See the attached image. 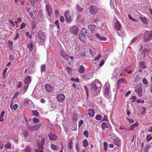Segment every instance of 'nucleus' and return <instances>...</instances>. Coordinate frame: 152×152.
Wrapping results in <instances>:
<instances>
[{"label":"nucleus","instance_id":"nucleus-1","mask_svg":"<svg viewBox=\"0 0 152 152\" xmlns=\"http://www.w3.org/2000/svg\"><path fill=\"white\" fill-rule=\"evenodd\" d=\"M97 85L96 84H93L91 85V90L94 93H96V95H98L100 91V88L102 87L101 82L98 80Z\"/></svg>","mask_w":152,"mask_h":152},{"label":"nucleus","instance_id":"nucleus-2","mask_svg":"<svg viewBox=\"0 0 152 152\" xmlns=\"http://www.w3.org/2000/svg\"><path fill=\"white\" fill-rule=\"evenodd\" d=\"M145 31L147 33L144 35L143 39L144 42L147 43L152 39V30L151 32L148 30H146Z\"/></svg>","mask_w":152,"mask_h":152},{"label":"nucleus","instance_id":"nucleus-3","mask_svg":"<svg viewBox=\"0 0 152 152\" xmlns=\"http://www.w3.org/2000/svg\"><path fill=\"white\" fill-rule=\"evenodd\" d=\"M31 82V78L30 76H28L25 78L24 80V85L25 86L24 87V92L27 91Z\"/></svg>","mask_w":152,"mask_h":152},{"label":"nucleus","instance_id":"nucleus-4","mask_svg":"<svg viewBox=\"0 0 152 152\" xmlns=\"http://www.w3.org/2000/svg\"><path fill=\"white\" fill-rule=\"evenodd\" d=\"M89 9L90 13L93 15L97 13L98 10L97 7L94 5L90 6L89 7Z\"/></svg>","mask_w":152,"mask_h":152},{"label":"nucleus","instance_id":"nucleus-5","mask_svg":"<svg viewBox=\"0 0 152 152\" xmlns=\"http://www.w3.org/2000/svg\"><path fill=\"white\" fill-rule=\"evenodd\" d=\"M78 31V28L77 26H74L70 29V31L74 35H77Z\"/></svg>","mask_w":152,"mask_h":152},{"label":"nucleus","instance_id":"nucleus-6","mask_svg":"<svg viewBox=\"0 0 152 152\" xmlns=\"http://www.w3.org/2000/svg\"><path fill=\"white\" fill-rule=\"evenodd\" d=\"M126 83V80L123 78H121L119 79L117 82V88H119L121 86V84L124 83Z\"/></svg>","mask_w":152,"mask_h":152},{"label":"nucleus","instance_id":"nucleus-7","mask_svg":"<svg viewBox=\"0 0 152 152\" xmlns=\"http://www.w3.org/2000/svg\"><path fill=\"white\" fill-rule=\"evenodd\" d=\"M69 11H66L64 13V16L67 22H70L71 20V15L69 14Z\"/></svg>","mask_w":152,"mask_h":152},{"label":"nucleus","instance_id":"nucleus-8","mask_svg":"<svg viewBox=\"0 0 152 152\" xmlns=\"http://www.w3.org/2000/svg\"><path fill=\"white\" fill-rule=\"evenodd\" d=\"M4 147L6 148L13 149L15 147L14 145H12L10 142L7 141L6 142V143L4 145Z\"/></svg>","mask_w":152,"mask_h":152},{"label":"nucleus","instance_id":"nucleus-9","mask_svg":"<svg viewBox=\"0 0 152 152\" xmlns=\"http://www.w3.org/2000/svg\"><path fill=\"white\" fill-rule=\"evenodd\" d=\"M46 8L48 15L50 16L52 10L51 6L49 4H47L46 6Z\"/></svg>","mask_w":152,"mask_h":152},{"label":"nucleus","instance_id":"nucleus-10","mask_svg":"<svg viewBox=\"0 0 152 152\" xmlns=\"http://www.w3.org/2000/svg\"><path fill=\"white\" fill-rule=\"evenodd\" d=\"M65 98V96L64 94H59L57 96V99L59 102H62L64 101Z\"/></svg>","mask_w":152,"mask_h":152},{"label":"nucleus","instance_id":"nucleus-11","mask_svg":"<svg viewBox=\"0 0 152 152\" xmlns=\"http://www.w3.org/2000/svg\"><path fill=\"white\" fill-rule=\"evenodd\" d=\"M135 91L137 93L139 96L140 97L142 95V88L141 87H138L136 88Z\"/></svg>","mask_w":152,"mask_h":152},{"label":"nucleus","instance_id":"nucleus-12","mask_svg":"<svg viewBox=\"0 0 152 152\" xmlns=\"http://www.w3.org/2000/svg\"><path fill=\"white\" fill-rule=\"evenodd\" d=\"M81 77L83 80H87L91 78L92 77V75L90 74H86L82 75Z\"/></svg>","mask_w":152,"mask_h":152},{"label":"nucleus","instance_id":"nucleus-13","mask_svg":"<svg viewBox=\"0 0 152 152\" xmlns=\"http://www.w3.org/2000/svg\"><path fill=\"white\" fill-rule=\"evenodd\" d=\"M104 95L107 98H109L110 97L109 89L108 87H106L104 89Z\"/></svg>","mask_w":152,"mask_h":152},{"label":"nucleus","instance_id":"nucleus-14","mask_svg":"<svg viewBox=\"0 0 152 152\" xmlns=\"http://www.w3.org/2000/svg\"><path fill=\"white\" fill-rule=\"evenodd\" d=\"M139 19L142 22L145 24H148V20L146 18L140 16L139 17Z\"/></svg>","mask_w":152,"mask_h":152},{"label":"nucleus","instance_id":"nucleus-15","mask_svg":"<svg viewBox=\"0 0 152 152\" xmlns=\"http://www.w3.org/2000/svg\"><path fill=\"white\" fill-rule=\"evenodd\" d=\"M88 30L85 28H83L81 31V34L83 35L84 38L88 34L87 33Z\"/></svg>","mask_w":152,"mask_h":152},{"label":"nucleus","instance_id":"nucleus-16","mask_svg":"<svg viewBox=\"0 0 152 152\" xmlns=\"http://www.w3.org/2000/svg\"><path fill=\"white\" fill-rule=\"evenodd\" d=\"M38 36L39 39L42 40L43 39V37H45V35L43 32L40 30L38 31Z\"/></svg>","mask_w":152,"mask_h":152},{"label":"nucleus","instance_id":"nucleus-17","mask_svg":"<svg viewBox=\"0 0 152 152\" xmlns=\"http://www.w3.org/2000/svg\"><path fill=\"white\" fill-rule=\"evenodd\" d=\"M27 46L29 51L31 52L34 48V43L33 42H30L27 45Z\"/></svg>","mask_w":152,"mask_h":152},{"label":"nucleus","instance_id":"nucleus-18","mask_svg":"<svg viewBox=\"0 0 152 152\" xmlns=\"http://www.w3.org/2000/svg\"><path fill=\"white\" fill-rule=\"evenodd\" d=\"M48 136L49 139L51 141H55L57 138L56 135L52 133L49 134Z\"/></svg>","mask_w":152,"mask_h":152},{"label":"nucleus","instance_id":"nucleus-19","mask_svg":"<svg viewBox=\"0 0 152 152\" xmlns=\"http://www.w3.org/2000/svg\"><path fill=\"white\" fill-rule=\"evenodd\" d=\"M121 25V23L118 21H116L115 23V28L118 30H120Z\"/></svg>","mask_w":152,"mask_h":152},{"label":"nucleus","instance_id":"nucleus-20","mask_svg":"<svg viewBox=\"0 0 152 152\" xmlns=\"http://www.w3.org/2000/svg\"><path fill=\"white\" fill-rule=\"evenodd\" d=\"M88 29L90 30L91 31H93L96 29L97 26L95 25H90L88 26Z\"/></svg>","mask_w":152,"mask_h":152},{"label":"nucleus","instance_id":"nucleus-21","mask_svg":"<svg viewBox=\"0 0 152 152\" xmlns=\"http://www.w3.org/2000/svg\"><path fill=\"white\" fill-rule=\"evenodd\" d=\"M95 111L93 109H90L88 110V114L89 116L91 117H93L95 114Z\"/></svg>","mask_w":152,"mask_h":152},{"label":"nucleus","instance_id":"nucleus-22","mask_svg":"<svg viewBox=\"0 0 152 152\" xmlns=\"http://www.w3.org/2000/svg\"><path fill=\"white\" fill-rule=\"evenodd\" d=\"M95 36L97 37L98 39H100L102 41H106V38L103 37L101 36L98 33H96L95 34Z\"/></svg>","mask_w":152,"mask_h":152},{"label":"nucleus","instance_id":"nucleus-23","mask_svg":"<svg viewBox=\"0 0 152 152\" xmlns=\"http://www.w3.org/2000/svg\"><path fill=\"white\" fill-rule=\"evenodd\" d=\"M119 31L117 32V33L119 36L122 37H126V34L123 31H120V30Z\"/></svg>","mask_w":152,"mask_h":152},{"label":"nucleus","instance_id":"nucleus-24","mask_svg":"<svg viewBox=\"0 0 152 152\" xmlns=\"http://www.w3.org/2000/svg\"><path fill=\"white\" fill-rule=\"evenodd\" d=\"M46 90L48 92H50L52 91V88L49 84H46L45 85Z\"/></svg>","mask_w":152,"mask_h":152},{"label":"nucleus","instance_id":"nucleus-25","mask_svg":"<svg viewBox=\"0 0 152 152\" xmlns=\"http://www.w3.org/2000/svg\"><path fill=\"white\" fill-rule=\"evenodd\" d=\"M42 126L41 124L38 123L36 124L35 125L33 126L34 131H37L38 130L39 128L40 127Z\"/></svg>","mask_w":152,"mask_h":152},{"label":"nucleus","instance_id":"nucleus-26","mask_svg":"<svg viewBox=\"0 0 152 152\" xmlns=\"http://www.w3.org/2000/svg\"><path fill=\"white\" fill-rule=\"evenodd\" d=\"M139 66L141 68L144 69L146 67V66L145 64V62H141L140 63Z\"/></svg>","mask_w":152,"mask_h":152},{"label":"nucleus","instance_id":"nucleus-27","mask_svg":"<svg viewBox=\"0 0 152 152\" xmlns=\"http://www.w3.org/2000/svg\"><path fill=\"white\" fill-rule=\"evenodd\" d=\"M101 126L103 129H104L108 127V126L106 122H102L101 124Z\"/></svg>","mask_w":152,"mask_h":152},{"label":"nucleus","instance_id":"nucleus-28","mask_svg":"<svg viewBox=\"0 0 152 152\" xmlns=\"http://www.w3.org/2000/svg\"><path fill=\"white\" fill-rule=\"evenodd\" d=\"M138 125V123L136 122L133 124L131 125L130 126V129L131 130H133L134 128L136 127Z\"/></svg>","mask_w":152,"mask_h":152},{"label":"nucleus","instance_id":"nucleus-29","mask_svg":"<svg viewBox=\"0 0 152 152\" xmlns=\"http://www.w3.org/2000/svg\"><path fill=\"white\" fill-rule=\"evenodd\" d=\"M45 142V139L44 138L42 137L40 141V147L41 149L43 148V145Z\"/></svg>","mask_w":152,"mask_h":152},{"label":"nucleus","instance_id":"nucleus-30","mask_svg":"<svg viewBox=\"0 0 152 152\" xmlns=\"http://www.w3.org/2000/svg\"><path fill=\"white\" fill-rule=\"evenodd\" d=\"M66 70L68 73L70 74H72V69L69 67H67L66 68Z\"/></svg>","mask_w":152,"mask_h":152},{"label":"nucleus","instance_id":"nucleus-31","mask_svg":"<svg viewBox=\"0 0 152 152\" xmlns=\"http://www.w3.org/2000/svg\"><path fill=\"white\" fill-rule=\"evenodd\" d=\"M50 147L52 149L56 151H57L58 149V147L53 144L51 145Z\"/></svg>","mask_w":152,"mask_h":152},{"label":"nucleus","instance_id":"nucleus-32","mask_svg":"<svg viewBox=\"0 0 152 152\" xmlns=\"http://www.w3.org/2000/svg\"><path fill=\"white\" fill-rule=\"evenodd\" d=\"M73 142L72 140H70L68 142V147L70 149L72 148Z\"/></svg>","mask_w":152,"mask_h":152},{"label":"nucleus","instance_id":"nucleus-33","mask_svg":"<svg viewBox=\"0 0 152 152\" xmlns=\"http://www.w3.org/2000/svg\"><path fill=\"white\" fill-rule=\"evenodd\" d=\"M4 113H5L4 111H3L1 112L0 116V121L1 122L3 121V118L4 117Z\"/></svg>","mask_w":152,"mask_h":152},{"label":"nucleus","instance_id":"nucleus-34","mask_svg":"<svg viewBox=\"0 0 152 152\" xmlns=\"http://www.w3.org/2000/svg\"><path fill=\"white\" fill-rule=\"evenodd\" d=\"M31 151V149L28 146H26L24 150V152H30Z\"/></svg>","mask_w":152,"mask_h":152},{"label":"nucleus","instance_id":"nucleus-35","mask_svg":"<svg viewBox=\"0 0 152 152\" xmlns=\"http://www.w3.org/2000/svg\"><path fill=\"white\" fill-rule=\"evenodd\" d=\"M76 9L77 10L80 12H82L83 10V9L80 7L78 4L76 5Z\"/></svg>","mask_w":152,"mask_h":152},{"label":"nucleus","instance_id":"nucleus-36","mask_svg":"<svg viewBox=\"0 0 152 152\" xmlns=\"http://www.w3.org/2000/svg\"><path fill=\"white\" fill-rule=\"evenodd\" d=\"M32 113L34 115L36 116H38L39 115V114L38 113V112L35 110H33L32 111Z\"/></svg>","mask_w":152,"mask_h":152},{"label":"nucleus","instance_id":"nucleus-37","mask_svg":"<svg viewBox=\"0 0 152 152\" xmlns=\"http://www.w3.org/2000/svg\"><path fill=\"white\" fill-rule=\"evenodd\" d=\"M146 140L148 142H149L152 139V137L151 134H148L146 136Z\"/></svg>","mask_w":152,"mask_h":152},{"label":"nucleus","instance_id":"nucleus-38","mask_svg":"<svg viewBox=\"0 0 152 152\" xmlns=\"http://www.w3.org/2000/svg\"><path fill=\"white\" fill-rule=\"evenodd\" d=\"M137 40V38L134 37L131 41L129 44V46H132V44L134 43Z\"/></svg>","mask_w":152,"mask_h":152},{"label":"nucleus","instance_id":"nucleus-39","mask_svg":"<svg viewBox=\"0 0 152 152\" xmlns=\"http://www.w3.org/2000/svg\"><path fill=\"white\" fill-rule=\"evenodd\" d=\"M45 66L44 64L42 65L41 66V71L42 72L45 71Z\"/></svg>","mask_w":152,"mask_h":152},{"label":"nucleus","instance_id":"nucleus-40","mask_svg":"<svg viewBox=\"0 0 152 152\" xmlns=\"http://www.w3.org/2000/svg\"><path fill=\"white\" fill-rule=\"evenodd\" d=\"M140 79V77H139V75H137L136 76V77H135L134 79V82L136 83V82H138L139 81Z\"/></svg>","mask_w":152,"mask_h":152},{"label":"nucleus","instance_id":"nucleus-41","mask_svg":"<svg viewBox=\"0 0 152 152\" xmlns=\"http://www.w3.org/2000/svg\"><path fill=\"white\" fill-rule=\"evenodd\" d=\"M75 148L77 152H79L80 149L79 148V145L77 143H75Z\"/></svg>","mask_w":152,"mask_h":152},{"label":"nucleus","instance_id":"nucleus-42","mask_svg":"<svg viewBox=\"0 0 152 152\" xmlns=\"http://www.w3.org/2000/svg\"><path fill=\"white\" fill-rule=\"evenodd\" d=\"M83 146L85 147H86L88 145V143L87 140H86L83 141Z\"/></svg>","mask_w":152,"mask_h":152},{"label":"nucleus","instance_id":"nucleus-43","mask_svg":"<svg viewBox=\"0 0 152 152\" xmlns=\"http://www.w3.org/2000/svg\"><path fill=\"white\" fill-rule=\"evenodd\" d=\"M107 143L106 142H104L103 145L104 147V149L106 151H107Z\"/></svg>","mask_w":152,"mask_h":152},{"label":"nucleus","instance_id":"nucleus-44","mask_svg":"<svg viewBox=\"0 0 152 152\" xmlns=\"http://www.w3.org/2000/svg\"><path fill=\"white\" fill-rule=\"evenodd\" d=\"M84 89L86 92L87 98H88V96H89V95H88V88L86 86H84Z\"/></svg>","mask_w":152,"mask_h":152},{"label":"nucleus","instance_id":"nucleus-45","mask_svg":"<svg viewBox=\"0 0 152 152\" xmlns=\"http://www.w3.org/2000/svg\"><path fill=\"white\" fill-rule=\"evenodd\" d=\"M28 129L31 131H34V129L33 126H27Z\"/></svg>","mask_w":152,"mask_h":152},{"label":"nucleus","instance_id":"nucleus-46","mask_svg":"<svg viewBox=\"0 0 152 152\" xmlns=\"http://www.w3.org/2000/svg\"><path fill=\"white\" fill-rule=\"evenodd\" d=\"M141 114L142 115L144 114L145 112V107H141Z\"/></svg>","mask_w":152,"mask_h":152},{"label":"nucleus","instance_id":"nucleus-47","mask_svg":"<svg viewBox=\"0 0 152 152\" xmlns=\"http://www.w3.org/2000/svg\"><path fill=\"white\" fill-rule=\"evenodd\" d=\"M28 131L27 130H24L23 132V134L25 137L27 136H28Z\"/></svg>","mask_w":152,"mask_h":152},{"label":"nucleus","instance_id":"nucleus-48","mask_svg":"<svg viewBox=\"0 0 152 152\" xmlns=\"http://www.w3.org/2000/svg\"><path fill=\"white\" fill-rule=\"evenodd\" d=\"M84 71V68L83 66H81L80 67V68L79 69V71L80 73H83Z\"/></svg>","mask_w":152,"mask_h":152},{"label":"nucleus","instance_id":"nucleus-49","mask_svg":"<svg viewBox=\"0 0 152 152\" xmlns=\"http://www.w3.org/2000/svg\"><path fill=\"white\" fill-rule=\"evenodd\" d=\"M142 82L145 85L148 84V81L146 78H144L142 80Z\"/></svg>","mask_w":152,"mask_h":152},{"label":"nucleus","instance_id":"nucleus-50","mask_svg":"<svg viewBox=\"0 0 152 152\" xmlns=\"http://www.w3.org/2000/svg\"><path fill=\"white\" fill-rule=\"evenodd\" d=\"M60 21L61 23H63L64 21V17L63 16H61L59 18Z\"/></svg>","mask_w":152,"mask_h":152},{"label":"nucleus","instance_id":"nucleus-51","mask_svg":"<svg viewBox=\"0 0 152 152\" xmlns=\"http://www.w3.org/2000/svg\"><path fill=\"white\" fill-rule=\"evenodd\" d=\"M60 54H61V56L64 58H65V57H66V54L64 53V52L62 51H61V52H60Z\"/></svg>","mask_w":152,"mask_h":152},{"label":"nucleus","instance_id":"nucleus-52","mask_svg":"<svg viewBox=\"0 0 152 152\" xmlns=\"http://www.w3.org/2000/svg\"><path fill=\"white\" fill-rule=\"evenodd\" d=\"M95 118L96 120L99 121L101 119L102 117L101 115H98Z\"/></svg>","mask_w":152,"mask_h":152},{"label":"nucleus","instance_id":"nucleus-53","mask_svg":"<svg viewBox=\"0 0 152 152\" xmlns=\"http://www.w3.org/2000/svg\"><path fill=\"white\" fill-rule=\"evenodd\" d=\"M88 133L87 130L83 132V135L87 138L88 137Z\"/></svg>","mask_w":152,"mask_h":152},{"label":"nucleus","instance_id":"nucleus-54","mask_svg":"<svg viewBox=\"0 0 152 152\" xmlns=\"http://www.w3.org/2000/svg\"><path fill=\"white\" fill-rule=\"evenodd\" d=\"M33 122L35 123H37L39 121V119L37 118H34L33 119Z\"/></svg>","mask_w":152,"mask_h":152},{"label":"nucleus","instance_id":"nucleus-55","mask_svg":"<svg viewBox=\"0 0 152 152\" xmlns=\"http://www.w3.org/2000/svg\"><path fill=\"white\" fill-rule=\"evenodd\" d=\"M79 37L80 39L82 41H83L85 38H84L83 37V35H82L81 34L79 35Z\"/></svg>","mask_w":152,"mask_h":152},{"label":"nucleus","instance_id":"nucleus-56","mask_svg":"<svg viewBox=\"0 0 152 152\" xmlns=\"http://www.w3.org/2000/svg\"><path fill=\"white\" fill-rule=\"evenodd\" d=\"M26 24L24 23H22L20 25V29H22L25 27Z\"/></svg>","mask_w":152,"mask_h":152},{"label":"nucleus","instance_id":"nucleus-57","mask_svg":"<svg viewBox=\"0 0 152 152\" xmlns=\"http://www.w3.org/2000/svg\"><path fill=\"white\" fill-rule=\"evenodd\" d=\"M104 59L102 60L100 62L99 64V66H102L104 64Z\"/></svg>","mask_w":152,"mask_h":152},{"label":"nucleus","instance_id":"nucleus-58","mask_svg":"<svg viewBox=\"0 0 152 152\" xmlns=\"http://www.w3.org/2000/svg\"><path fill=\"white\" fill-rule=\"evenodd\" d=\"M55 14L56 17H58L59 15V11L58 10H56L55 11Z\"/></svg>","mask_w":152,"mask_h":152},{"label":"nucleus","instance_id":"nucleus-59","mask_svg":"<svg viewBox=\"0 0 152 152\" xmlns=\"http://www.w3.org/2000/svg\"><path fill=\"white\" fill-rule=\"evenodd\" d=\"M8 43L9 44H10V45H11L10 48H11V50L12 49V46L13 44V42L12 41L9 40L8 41Z\"/></svg>","mask_w":152,"mask_h":152},{"label":"nucleus","instance_id":"nucleus-60","mask_svg":"<svg viewBox=\"0 0 152 152\" xmlns=\"http://www.w3.org/2000/svg\"><path fill=\"white\" fill-rule=\"evenodd\" d=\"M7 70V68H6L3 71L2 73V75L4 77L5 75V73Z\"/></svg>","mask_w":152,"mask_h":152},{"label":"nucleus","instance_id":"nucleus-61","mask_svg":"<svg viewBox=\"0 0 152 152\" xmlns=\"http://www.w3.org/2000/svg\"><path fill=\"white\" fill-rule=\"evenodd\" d=\"M128 17H129V19H130L131 20L134 21H135V22H137V20L134 19L133 18H132L131 16L130 15H128Z\"/></svg>","mask_w":152,"mask_h":152},{"label":"nucleus","instance_id":"nucleus-62","mask_svg":"<svg viewBox=\"0 0 152 152\" xmlns=\"http://www.w3.org/2000/svg\"><path fill=\"white\" fill-rule=\"evenodd\" d=\"M148 49L147 48H146L143 50L142 53H143L144 54V56H145V54L146 52L147 51H148Z\"/></svg>","mask_w":152,"mask_h":152},{"label":"nucleus","instance_id":"nucleus-63","mask_svg":"<svg viewBox=\"0 0 152 152\" xmlns=\"http://www.w3.org/2000/svg\"><path fill=\"white\" fill-rule=\"evenodd\" d=\"M137 103H144V100H141L140 99H138L137 100Z\"/></svg>","mask_w":152,"mask_h":152},{"label":"nucleus","instance_id":"nucleus-64","mask_svg":"<svg viewBox=\"0 0 152 152\" xmlns=\"http://www.w3.org/2000/svg\"><path fill=\"white\" fill-rule=\"evenodd\" d=\"M31 4L32 5H34L35 4V0H29Z\"/></svg>","mask_w":152,"mask_h":152}]
</instances>
